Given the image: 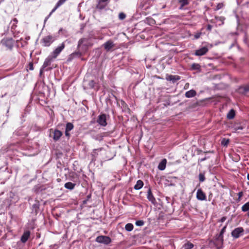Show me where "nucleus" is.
I'll use <instances>...</instances> for the list:
<instances>
[{"label":"nucleus","mask_w":249,"mask_h":249,"mask_svg":"<svg viewBox=\"0 0 249 249\" xmlns=\"http://www.w3.org/2000/svg\"><path fill=\"white\" fill-rule=\"evenodd\" d=\"M224 220H225V218H224V217H223V218H222V221H224Z\"/></svg>","instance_id":"obj_56"},{"label":"nucleus","mask_w":249,"mask_h":249,"mask_svg":"<svg viewBox=\"0 0 249 249\" xmlns=\"http://www.w3.org/2000/svg\"><path fill=\"white\" fill-rule=\"evenodd\" d=\"M54 38L52 36H47L42 39L43 45L44 46H49L54 41Z\"/></svg>","instance_id":"obj_3"},{"label":"nucleus","mask_w":249,"mask_h":249,"mask_svg":"<svg viewBox=\"0 0 249 249\" xmlns=\"http://www.w3.org/2000/svg\"><path fill=\"white\" fill-rule=\"evenodd\" d=\"M53 58V56H49L47 58H46L42 65V69H45L51 65Z\"/></svg>","instance_id":"obj_21"},{"label":"nucleus","mask_w":249,"mask_h":249,"mask_svg":"<svg viewBox=\"0 0 249 249\" xmlns=\"http://www.w3.org/2000/svg\"><path fill=\"white\" fill-rule=\"evenodd\" d=\"M65 45L63 42L60 46H58L53 52V57L55 58L64 49Z\"/></svg>","instance_id":"obj_6"},{"label":"nucleus","mask_w":249,"mask_h":249,"mask_svg":"<svg viewBox=\"0 0 249 249\" xmlns=\"http://www.w3.org/2000/svg\"><path fill=\"white\" fill-rule=\"evenodd\" d=\"M235 115V111L233 109H231L228 113L227 115V117L229 119H232L234 117Z\"/></svg>","instance_id":"obj_27"},{"label":"nucleus","mask_w":249,"mask_h":249,"mask_svg":"<svg viewBox=\"0 0 249 249\" xmlns=\"http://www.w3.org/2000/svg\"><path fill=\"white\" fill-rule=\"evenodd\" d=\"M196 196V198L199 200L203 201L206 199V195L203 192L201 189H199L197 190Z\"/></svg>","instance_id":"obj_12"},{"label":"nucleus","mask_w":249,"mask_h":249,"mask_svg":"<svg viewBox=\"0 0 249 249\" xmlns=\"http://www.w3.org/2000/svg\"><path fill=\"white\" fill-rule=\"evenodd\" d=\"M239 93L242 94H246L249 92V84L245 85L239 88L238 89Z\"/></svg>","instance_id":"obj_14"},{"label":"nucleus","mask_w":249,"mask_h":249,"mask_svg":"<svg viewBox=\"0 0 249 249\" xmlns=\"http://www.w3.org/2000/svg\"><path fill=\"white\" fill-rule=\"evenodd\" d=\"M50 16H49V15H48V17H47L45 18V20H44V22H46V21L48 19V18H49V17H50Z\"/></svg>","instance_id":"obj_49"},{"label":"nucleus","mask_w":249,"mask_h":249,"mask_svg":"<svg viewBox=\"0 0 249 249\" xmlns=\"http://www.w3.org/2000/svg\"><path fill=\"white\" fill-rule=\"evenodd\" d=\"M144 221L141 220H137L135 222V224L137 226H142L144 225Z\"/></svg>","instance_id":"obj_34"},{"label":"nucleus","mask_w":249,"mask_h":249,"mask_svg":"<svg viewBox=\"0 0 249 249\" xmlns=\"http://www.w3.org/2000/svg\"><path fill=\"white\" fill-rule=\"evenodd\" d=\"M75 186V184L71 182H68L66 183L64 185V187L66 188L69 189L70 190L73 189Z\"/></svg>","instance_id":"obj_26"},{"label":"nucleus","mask_w":249,"mask_h":249,"mask_svg":"<svg viewBox=\"0 0 249 249\" xmlns=\"http://www.w3.org/2000/svg\"><path fill=\"white\" fill-rule=\"evenodd\" d=\"M191 0H178V2L179 4L178 9L179 10H184L186 9V6H188Z\"/></svg>","instance_id":"obj_8"},{"label":"nucleus","mask_w":249,"mask_h":249,"mask_svg":"<svg viewBox=\"0 0 249 249\" xmlns=\"http://www.w3.org/2000/svg\"><path fill=\"white\" fill-rule=\"evenodd\" d=\"M50 16H49V15H48V17H47L45 18V20H44V22H46V21L48 19V18H49V17H50Z\"/></svg>","instance_id":"obj_48"},{"label":"nucleus","mask_w":249,"mask_h":249,"mask_svg":"<svg viewBox=\"0 0 249 249\" xmlns=\"http://www.w3.org/2000/svg\"><path fill=\"white\" fill-rule=\"evenodd\" d=\"M62 28H61V29L59 30V32H61V31H62Z\"/></svg>","instance_id":"obj_55"},{"label":"nucleus","mask_w":249,"mask_h":249,"mask_svg":"<svg viewBox=\"0 0 249 249\" xmlns=\"http://www.w3.org/2000/svg\"><path fill=\"white\" fill-rule=\"evenodd\" d=\"M194 244L190 242H187L184 244L183 246V248L184 249H192L194 247Z\"/></svg>","instance_id":"obj_28"},{"label":"nucleus","mask_w":249,"mask_h":249,"mask_svg":"<svg viewBox=\"0 0 249 249\" xmlns=\"http://www.w3.org/2000/svg\"><path fill=\"white\" fill-rule=\"evenodd\" d=\"M58 7H56V5L55 6V7L53 8V9L52 10V11L50 12L49 16H51V14L53 13Z\"/></svg>","instance_id":"obj_41"},{"label":"nucleus","mask_w":249,"mask_h":249,"mask_svg":"<svg viewBox=\"0 0 249 249\" xmlns=\"http://www.w3.org/2000/svg\"><path fill=\"white\" fill-rule=\"evenodd\" d=\"M147 198L153 204H155L156 203V200L153 196L150 189H149L148 190Z\"/></svg>","instance_id":"obj_17"},{"label":"nucleus","mask_w":249,"mask_h":249,"mask_svg":"<svg viewBox=\"0 0 249 249\" xmlns=\"http://www.w3.org/2000/svg\"><path fill=\"white\" fill-rule=\"evenodd\" d=\"M30 70H33V65H31V66H30Z\"/></svg>","instance_id":"obj_51"},{"label":"nucleus","mask_w":249,"mask_h":249,"mask_svg":"<svg viewBox=\"0 0 249 249\" xmlns=\"http://www.w3.org/2000/svg\"><path fill=\"white\" fill-rule=\"evenodd\" d=\"M199 180L200 182H202L205 180V177L204 173H200L198 175Z\"/></svg>","instance_id":"obj_31"},{"label":"nucleus","mask_w":249,"mask_h":249,"mask_svg":"<svg viewBox=\"0 0 249 249\" xmlns=\"http://www.w3.org/2000/svg\"><path fill=\"white\" fill-rule=\"evenodd\" d=\"M44 69H42V67L40 69V71H39L40 75L42 74V73L43 72V70Z\"/></svg>","instance_id":"obj_47"},{"label":"nucleus","mask_w":249,"mask_h":249,"mask_svg":"<svg viewBox=\"0 0 249 249\" xmlns=\"http://www.w3.org/2000/svg\"><path fill=\"white\" fill-rule=\"evenodd\" d=\"M152 1L148 0H143L140 4V7L143 10H147L152 6Z\"/></svg>","instance_id":"obj_10"},{"label":"nucleus","mask_w":249,"mask_h":249,"mask_svg":"<svg viewBox=\"0 0 249 249\" xmlns=\"http://www.w3.org/2000/svg\"><path fill=\"white\" fill-rule=\"evenodd\" d=\"M39 206V202L36 200L35 201V203L32 205V213L35 215H36L38 213Z\"/></svg>","instance_id":"obj_15"},{"label":"nucleus","mask_w":249,"mask_h":249,"mask_svg":"<svg viewBox=\"0 0 249 249\" xmlns=\"http://www.w3.org/2000/svg\"><path fill=\"white\" fill-rule=\"evenodd\" d=\"M224 5L222 3H219L217 4L216 8V10H218L223 7Z\"/></svg>","instance_id":"obj_40"},{"label":"nucleus","mask_w":249,"mask_h":249,"mask_svg":"<svg viewBox=\"0 0 249 249\" xmlns=\"http://www.w3.org/2000/svg\"><path fill=\"white\" fill-rule=\"evenodd\" d=\"M97 122L102 126H106L107 125V116L105 114H100L97 119Z\"/></svg>","instance_id":"obj_4"},{"label":"nucleus","mask_w":249,"mask_h":249,"mask_svg":"<svg viewBox=\"0 0 249 249\" xmlns=\"http://www.w3.org/2000/svg\"><path fill=\"white\" fill-rule=\"evenodd\" d=\"M165 5H163V6H162V8H165Z\"/></svg>","instance_id":"obj_57"},{"label":"nucleus","mask_w":249,"mask_h":249,"mask_svg":"<svg viewBox=\"0 0 249 249\" xmlns=\"http://www.w3.org/2000/svg\"><path fill=\"white\" fill-rule=\"evenodd\" d=\"M180 79V77L178 75H169L166 77L168 81H172L173 83L176 82Z\"/></svg>","instance_id":"obj_19"},{"label":"nucleus","mask_w":249,"mask_h":249,"mask_svg":"<svg viewBox=\"0 0 249 249\" xmlns=\"http://www.w3.org/2000/svg\"><path fill=\"white\" fill-rule=\"evenodd\" d=\"M212 27H212V25H211L209 24V25H208V26H207V30H208V31H211V30H212Z\"/></svg>","instance_id":"obj_45"},{"label":"nucleus","mask_w":249,"mask_h":249,"mask_svg":"<svg viewBox=\"0 0 249 249\" xmlns=\"http://www.w3.org/2000/svg\"><path fill=\"white\" fill-rule=\"evenodd\" d=\"M143 185V181L142 180H138L135 185L134 188L136 190H139L142 187Z\"/></svg>","instance_id":"obj_25"},{"label":"nucleus","mask_w":249,"mask_h":249,"mask_svg":"<svg viewBox=\"0 0 249 249\" xmlns=\"http://www.w3.org/2000/svg\"><path fill=\"white\" fill-rule=\"evenodd\" d=\"M245 127V126L244 125L237 124H234L232 126V128L233 129L234 132L239 133L240 130H243Z\"/></svg>","instance_id":"obj_16"},{"label":"nucleus","mask_w":249,"mask_h":249,"mask_svg":"<svg viewBox=\"0 0 249 249\" xmlns=\"http://www.w3.org/2000/svg\"><path fill=\"white\" fill-rule=\"evenodd\" d=\"M166 162L167 160L165 159L162 160L159 164L158 169L161 171L164 170L166 167Z\"/></svg>","instance_id":"obj_24"},{"label":"nucleus","mask_w":249,"mask_h":249,"mask_svg":"<svg viewBox=\"0 0 249 249\" xmlns=\"http://www.w3.org/2000/svg\"><path fill=\"white\" fill-rule=\"evenodd\" d=\"M200 35H201V33H197V34H196L195 35V38L196 39H198V38H199L200 37Z\"/></svg>","instance_id":"obj_43"},{"label":"nucleus","mask_w":249,"mask_h":249,"mask_svg":"<svg viewBox=\"0 0 249 249\" xmlns=\"http://www.w3.org/2000/svg\"><path fill=\"white\" fill-rule=\"evenodd\" d=\"M95 82L93 80H91L89 82V86L91 88H93L95 85Z\"/></svg>","instance_id":"obj_39"},{"label":"nucleus","mask_w":249,"mask_h":249,"mask_svg":"<svg viewBox=\"0 0 249 249\" xmlns=\"http://www.w3.org/2000/svg\"><path fill=\"white\" fill-rule=\"evenodd\" d=\"M221 247H217V249H221Z\"/></svg>","instance_id":"obj_54"},{"label":"nucleus","mask_w":249,"mask_h":249,"mask_svg":"<svg viewBox=\"0 0 249 249\" xmlns=\"http://www.w3.org/2000/svg\"><path fill=\"white\" fill-rule=\"evenodd\" d=\"M196 94V91L194 89H191L187 91L185 93V97L186 98H192L195 97Z\"/></svg>","instance_id":"obj_23"},{"label":"nucleus","mask_w":249,"mask_h":249,"mask_svg":"<svg viewBox=\"0 0 249 249\" xmlns=\"http://www.w3.org/2000/svg\"><path fill=\"white\" fill-rule=\"evenodd\" d=\"M74 128L73 124L71 123H67L66 125V128L65 131V136L69 138L70 136V134L69 132L72 130Z\"/></svg>","instance_id":"obj_13"},{"label":"nucleus","mask_w":249,"mask_h":249,"mask_svg":"<svg viewBox=\"0 0 249 249\" xmlns=\"http://www.w3.org/2000/svg\"><path fill=\"white\" fill-rule=\"evenodd\" d=\"M226 226H224V227L222 228V229H221L219 235H218V236L217 237V240L219 241L220 242V243L221 245L223 244V234L225 232V230H226Z\"/></svg>","instance_id":"obj_22"},{"label":"nucleus","mask_w":249,"mask_h":249,"mask_svg":"<svg viewBox=\"0 0 249 249\" xmlns=\"http://www.w3.org/2000/svg\"><path fill=\"white\" fill-rule=\"evenodd\" d=\"M244 231L242 227H238L234 229L231 232V235L235 238H238L241 235V234Z\"/></svg>","instance_id":"obj_7"},{"label":"nucleus","mask_w":249,"mask_h":249,"mask_svg":"<svg viewBox=\"0 0 249 249\" xmlns=\"http://www.w3.org/2000/svg\"><path fill=\"white\" fill-rule=\"evenodd\" d=\"M30 231H27L24 232L23 234L22 235L21 237V241L23 243L26 242L30 236Z\"/></svg>","instance_id":"obj_18"},{"label":"nucleus","mask_w":249,"mask_h":249,"mask_svg":"<svg viewBox=\"0 0 249 249\" xmlns=\"http://www.w3.org/2000/svg\"><path fill=\"white\" fill-rule=\"evenodd\" d=\"M242 210L243 212H247L249 210V202H247L243 205Z\"/></svg>","instance_id":"obj_30"},{"label":"nucleus","mask_w":249,"mask_h":249,"mask_svg":"<svg viewBox=\"0 0 249 249\" xmlns=\"http://www.w3.org/2000/svg\"><path fill=\"white\" fill-rule=\"evenodd\" d=\"M200 67V65L198 64L194 63L192 65V68L194 70H198Z\"/></svg>","instance_id":"obj_36"},{"label":"nucleus","mask_w":249,"mask_h":249,"mask_svg":"<svg viewBox=\"0 0 249 249\" xmlns=\"http://www.w3.org/2000/svg\"><path fill=\"white\" fill-rule=\"evenodd\" d=\"M104 49L107 51H110L115 46V44L111 40H109L103 45Z\"/></svg>","instance_id":"obj_11"},{"label":"nucleus","mask_w":249,"mask_h":249,"mask_svg":"<svg viewBox=\"0 0 249 249\" xmlns=\"http://www.w3.org/2000/svg\"><path fill=\"white\" fill-rule=\"evenodd\" d=\"M206 160V158L205 157L204 158H202L201 159H199V161H200V162H202V161L205 160Z\"/></svg>","instance_id":"obj_46"},{"label":"nucleus","mask_w":249,"mask_h":249,"mask_svg":"<svg viewBox=\"0 0 249 249\" xmlns=\"http://www.w3.org/2000/svg\"><path fill=\"white\" fill-rule=\"evenodd\" d=\"M247 179L249 180V174L247 175Z\"/></svg>","instance_id":"obj_52"},{"label":"nucleus","mask_w":249,"mask_h":249,"mask_svg":"<svg viewBox=\"0 0 249 249\" xmlns=\"http://www.w3.org/2000/svg\"><path fill=\"white\" fill-rule=\"evenodd\" d=\"M90 197H91V196H90V195H88V196H87V199H89V198H90Z\"/></svg>","instance_id":"obj_50"},{"label":"nucleus","mask_w":249,"mask_h":249,"mask_svg":"<svg viewBox=\"0 0 249 249\" xmlns=\"http://www.w3.org/2000/svg\"><path fill=\"white\" fill-rule=\"evenodd\" d=\"M209 49L206 46H203L195 51V55L196 56H202L205 54Z\"/></svg>","instance_id":"obj_9"},{"label":"nucleus","mask_w":249,"mask_h":249,"mask_svg":"<svg viewBox=\"0 0 249 249\" xmlns=\"http://www.w3.org/2000/svg\"><path fill=\"white\" fill-rule=\"evenodd\" d=\"M14 21H17V19L15 18V19H14Z\"/></svg>","instance_id":"obj_58"},{"label":"nucleus","mask_w":249,"mask_h":249,"mask_svg":"<svg viewBox=\"0 0 249 249\" xmlns=\"http://www.w3.org/2000/svg\"><path fill=\"white\" fill-rule=\"evenodd\" d=\"M86 40V38H81L79 41H78V47H79L80 45H81Z\"/></svg>","instance_id":"obj_38"},{"label":"nucleus","mask_w":249,"mask_h":249,"mask_svg":"<svg viewBox=\"0 0 249 249\" xmlns=\"http://www.w3.org/2000/svg\"><path fill=\"white\" fill-rule=\"evenodd\" d=\"M134 228L133 225L131 223H127L125 226V229L127 231H131Z\"/></svg>","instance_id":"obj_29"},{"label":"nucleus","mask_w":249,"mask_h":249,"mask_svg":"<svg viewBox=\"0 0 249 249\" xmlns=\"http://www.w3.org/2000/svg\"><path fill=\"white\" fill-rule=\"evenodd\" d=\"M107 0H99L97 5V8L102 10L105 8L107 4Z\"/></svg>","instance_id":"obj_20"},{"label":"nucleus","mask_w":249,"mask_h":249,"mask_svg":"<svg viewBox=\"0 0 249 249\" xmlns=\"http://www.w3.org/2000/svg\"><path fill=\"white\" fill-rule=\"evenodd\" d=\"M67 0H59V1L56 4V7H59L62 5Z\"/></svg>","instance_id":"obj_35"},{"label":"nucleus","mask_w":249,"mask_h":249,"mask_svg":"<svg viewBox=\"0 0 249 249\" xmlns=\"http://www.w3.org/2000/svg\"><path fill=\"white\" fill-rule=\"evenodd\" d=\"M243 196V192H240L238 193V199H240V198L242 196Z\"/></svg>","instance_id":"obj_44"},{"label":"nucleus","mask_w":249,"mask_h":249,"mask_svg":"<svg viewBox=\"0 0 249 249\" xmlns=\"http://www.w3.org/2000/svg\"><path fill=\"white\" fill-rule=\"evenodd\" d=\"M20 135V133L19 132V131H16L13 133L14 136H18Z\"/></svg>","instance_id":"obj_42"},{"label":"nucleus","mask_w":249,"mask_h":249,"mask_svg":"<svg viewBox=\"0 0 249 249\" xmlns=\"http://www.w3.org/2000/svg\"><path fill=\"white\" fill-rule=\"evenodd\" d=\"M96 241L99 243H102L105 245H108L111 242V240L108 236L101 235L98 236L96 238Z\"/></svg>","instance_id":"obj_2"},{"label":"nucleus","mask_w":249,"mask_h":249,"mask_svg":"<svg viewBox=\"0 0 249 249\" xmlns=\"http://www.w3.org/2000/svg\"><path fill=\"white\" fill-rule=\"evenodd\" d=\"M83 203H84V204H86V203H87V200H84V201H83Z\"/></svg>","instance_id":"obj_53"},{"label":"nucleus","mask_w":249,"mask_h":249,"mask_svg":"<svg viewBox=\"0 0 249 249\" xmlns=\"http://www.w3.org/2000/svg\"><path fill=\"white\" fill-rule=\"evenodd\" d=\"M51 130L52 131L53 139L55 142L58 141L63 135L62 132L57 129L54 130L52 129Z\"/></svg>","instance_id":"obj_5"},{"label":"nucleus","mask_w":249,"mask_h":249,"mask_svg":"<svg viewBox=\"0 0 249 249\" xmlns=\"http://www.w3.org/2000/svg\"><path fill=\"white\" fill-rule=\"evenodd\" d=\"M216 20L217 21H220L221 22V24L224 23V18L223 17H215Z\"/></svg>","instance_id":"obj_37"},{"label":"nucleus","mask_w":249,"mask_h":249,"mask_svg":"<svg viewBox=\"0 0 249 249\" xmlns=\"http://www.w3.org/2000/svg\"><path fill=\"white\" fill-rule=\"evenodd\" d=\"M1 43L7 49L12 50L14 46V40L12 38H3L1 40Z\"/></svg>","instance_id":"obj_1"},{"label":"nucleus","mask_w":249,"mask_h":249,"mask_svg":"<svg viewBox=\"0 0 249 249\" xmlns=\"http://www.w3.org/2000/svg\"><path fill=\"white\" fill-rule=\"evenodd\" d=\"M230 142V141L229 139H226L225 138H224L222 139L221 141V144L223 146H227V145L229 144Z\"/></svg>","instance_id":"obj_32"},{"label":"nucleus","mask_w":249,"mask_h":249,"mask_svg":"<svg viewBox=\"0 0 249 249\" xmlns=\"http://www.w3.org/2000/svg\"><path fill=\"white\" fill-rule=\"evenodd\" d=\"M125 18H126V15L123 12H121L119 14V19L122 20H124Z\"/></svg>","instance_id":"obj_33"},{"label":"nucleus","mask_w":249,"mask_h":249,"mask_svg":"<svg viewBox=\"0 0 249 249\" xmlns=\"http://www.w3.org/2000/svg\"><path fill=\"white\" fill-rule=\"evenodd\" d=\"M248 215L249 216V212L248 213Z\"/></svg>","instance_id":"obj_59"}]
</instances>
